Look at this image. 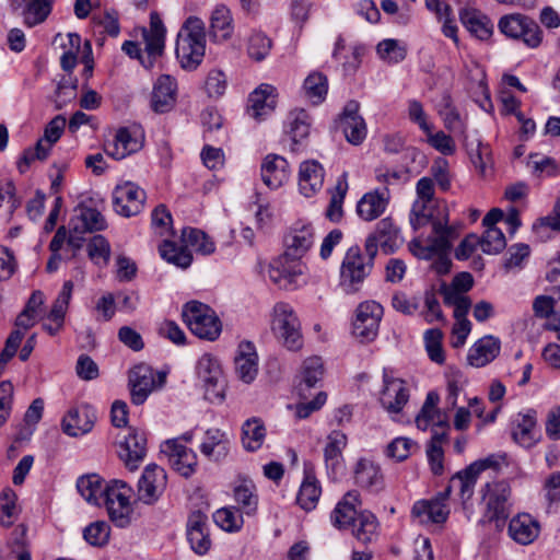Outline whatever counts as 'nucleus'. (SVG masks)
Instances as JSON below:
<instances>
[{
  "label": "nucleus",
  "mask_w": 560,
  "mask_h": 560,
  "mask_svg": "<svg viewBox=\"0 0 560 560\" xmlns=\"http://www.w3.org/2000/svg\"><path fill=\"white\" fill-rule=\"evenodd\" d=\"M206 51L205 23L189 16L183 24L176 40V57L186 70H195L202 62Z\"/></svg>",
  "instance_id": "1"
},
{
  "label": "nucleus",
  "mask_w": 560,
  "mask_h": 560,
  "mask_svg": "<svg viewBox=\"0 0 560 560\" xmlns=\"http://www.w3.org/2000/svg\"><path fill=\"white\" fill-rule=\"evenodd\" d=\"M365 250L355 245L351 246L342 259L340 266L339 287L347 294H353L361 290L365 279L372 272L374 259Z\"/></svg>",
  "instance_id": "2"
},
{
  "label": "nucleus",
  "mask_w": 560,
  "mask_h": 560,
  "mask_svg": "<svg viewBox=\"0 0 560 560\" xmlns=\"http://www.w3.org/2000/svg\"><path fill=\"white\" fill-rule=\"evenodd\" d=\"M182 317L189 330L200 339L213 341L222 331V323L217 313L201 302H187L183 306Z\"/></svg>",
  "instance_id": "3"
},
{
  "label": "nucleus",
  "mask_w": 560,
  "mask_h": 560,
  "mask_svg": "<svg viewBox=\"0 0 560 560\" xmlns=\"http://www.w3.org/2000/svg\"><path fill=\"white\" fill-rule=\"evenodd\" d=\"M485 503L483 516L480 523H494L495 528L502 530L509 517V499L511 487L504 481L487 482L481 490Z\"/></svg>",
  "instance_id": "4"
},
{
  "label": "nucleus",
  "mask_w": 560,
  "mask_h": 560,
  "mask_svg": "<svg viewBox=\"0 0 560 560\" xmlns=\"http://www.w3.org/2000/svg\"><path fill=\"white\" fill-rule=\"evenodd\" d=\"M132 493V488L122 480L113 479L105 486L102 502L106 505L110 521L120 528H125L131 523L133 510L130 499Z\"/></svg>",
  "instance_id": "5"
},
{
  "label": "nucleus",
  "mask_w": 560,
  "mask_h": 560,
  "mask_svg": "<svg viewBox=\"0 0 560 560\" xmlns=\"http://www.w3.org/2000/svg\"><path fill=\"white\" fill-rule=\"evenodd\" d=\"M271 329L288 349L298 350L302 347L301 324L288 303L280 302L275 305Z\"/></svg>",
  "instance_id": "6"
},
{
  "label": "nucleus",
  "mask_w": 560,
  "mask_h": 560,
  "mask_svg": "<svg viewBox=\"0 0 560 560\" xmlns=\"http://www.w3.org/2000/svg\"><path fill=\"white\" fill-rule=\"evenodd\" d=\"M498 27L506 37L518 39L529 48H537L542 42V31L537 22L521 13L502 16Z\"/></svg>",
  "instance_id": "7"
},
{
  "label": "nucleus",
  "mask_w": 560,
  "mask_h": 560,
  "mask_svg": "<svg viewBox=\"0 0 560 560\" xmlns=\"http://www.w3.org/2000/svg\"><path fill=\"white\" fill-rule=\"evenodd\" d=\"M166 373L155 372L150 365L141 363L133 366L129 372V385L131 401L135 405H142L151 392L165 384Z\"/></svg>",
  "instance_id": "8"
},
{
  "label": "nucleus",
  "mask_w": 560,
  "mask_h": 560,
  "mask_svg": "<svg viewBox=\"0 0 560 560\" xmlns=\"http://www.w3.org/2000/svg\"><path fill=\"white\" fill-rule=\"evenodd\" d=\"M304 266L298 259L283 254L273 259L267 268L268 278L280 289L294 290L304 282Z\"/></svg>",
  "instance_id": "9"
},
{
  "label": "nucleus",
  "mask_w": 560,
  "mask_h": 560,
  "mask_svg": "<svg viewBox=\"0 0 560 560\" xmlns=\"http://www.w3.org/2000/svg\"><path fill=\"white\" fill-rule=\"evenodd\" d=\"M452 230L446 223L432 221V234L427 238L413 240L410 244L413 255L421 259H431L436 255L445 254L450 247Z\"/></svg>",
  "instance_id": "10"
},
{
  "label": "nucleus",
  "mask_w": 560,
  "mask_h": 560,
  "mask_svg": "<svg viewBox=\"0 0 560 560\" xmlns=\"http://www.w3.org/2000/svg\"><path fill=\"white\" fill-rule=\"evenodd\" d=\"M197 375L203 383L206 398L222 401L225 393V378L219 361L211 354H203L197 363Z\"/></svg>",
  "instance_id": "11"
},
{
  "label": "nucleus",
  "mask_w": 560,
  "mask_h": 560,
  "mask_svg": "<svg viewBox=\"0 0 560 560\" xmlns=\"http://www.w3.org/2000/svg\"><path fill=\"white\" fill-rule=\"evenodd\" d=\"M383 307L375 301H366L357 307L352 334L361 342L372 341L378 332Z\"/></svg>",
  "instance_id": "12"
},
{
  "label": "nucleus",
  "mask_w": 560,
  "mask_h": 560,
  "mask_svg": "<svg viewBox=\"0 0 560 560\" xmlns=\"http://www.w3.org/2000/svg\"><path fill=\"white\" fill-rule=\"evenodd\" d=\"M401 244L399 229L390 218H384L376 224L375 231L366 237L364 248L371 256H376L378 246L385 254H392Z\"/></svg>",
  "instance_id": "13"
},
{
  "label": "nucleus",
  "mask_w": 560,
  "mask_h": 560,
  "mask_svg": "<svg viewBox=\"0 0 560 560\" xmlns=\"http://www.w3.org/2000/svg\"><path fill=\"white\" fill-rule=\"evenodd\" d=\"M145 191L131 182L117 185L113 191V205L115 211L129 218L140 213L144 207Z\"/></svg>",
  "instance_id": "14"
},
{
  "label": "nucleus",
  "mask_w": 560,
  "mask_h": 560,
  "mask_svg": "<svg viewBox=\"0 0 560 560\" xmlns=\"http://www.w3.org/2000/svg\"><path fill=\"white\" fill-rule=\"evenodd\" d=\"M167 483L165 470L158 465H148L138 482V500L154 504L164 492Z\"/></svg>",
  "instance_id": "15"
},
{
  "label": "nucleus",
  "mask_w": 560,
  "mask_h": 560,
  "mask_svg": "<svg viewBox=\"0 0 560 560\" xmlns=\"http://www.w3.org/2000/svg\"><path fill=\"white\" fill-rule=\"evenodd\" d=\"M96 419V412L90 405L72 407L62 418V431L69 436H82L92 431Z\"/></svg>",
  "instance_id": "16"
},
{
  "label": "nucleus",
  "mask_w": 560,
  "mask_h": 560,
  "mask_svg": "<svg viewBox=\"0 0 560 560\" xmlns=\"http://www.w3.org/2000/svg\"><path fill=\"white\" fill-rule=\"evenodd\" d=\"M511 435L513 441L523 447L530 448L536 445L540 439L536 411L527 410L513 416L511 419Z\"/></svg>",
  "instance_id": "17"
},
{
  "label": "nucleus",
  "mask_w": 560,
  "mask_h": 560,
  "mask_svg": "<svg viewBox=\"0 0 560 560\" xmlns=\"http://www.w3.org/2000/svg\"><path fill=\"white\" fill-rule=\"evenodd\" d=\"M383 383L384 386L380 397L381 405L389 413H399L409 400V389L406 382L384 372Z\"/></svg>",
  "instance_id": "18"
},
{
  "label": "nucleus",
  "mask_w": 560,
  "mask_h": 560,
  "mask_svg": "<svg viewBox=\"0 0 560 560\" xmlns=\"http://www.w3.org/2000/svg\"><path fill=\"white\" fill-rule=\"evenodd\" d=\"M162 453L168 457L170 465L182 476L189 477L197 466V456L191 448L180 443V439L167 440Z\"/></svg>",
  "instance_id": "19"
},
{
  "label": "nucleus",
  "mask_w": 560,
  "mask_h": 560,
  "mask_svg": "<svg viewBox=\"0 0 560 560\" xmlns=\"http://www.w3.org/2000/svg\"><path fill=\"white\" fill-rule=\"evenodd\" d=\"M417 200L412 205L410 222L413 229H419L431 221L427 212V203L434 198V184L431 177H421L416 184Z\"/></svg>",
  "instance_id": "20"
},
{
  "label": "nucleus",
  "mask_w": 560,
  "mask_h": 560,
  "mask_svg": "<svg viewBox=\"0 0 560 560\" xmlns=\"http://www.w3.org/2000/svg\"><path fill=\"white\" fill-rule=\"evenodd\" d=\"M314 229L310 223L296 222L284 238L287 252L293 259L300 260L314 243Z\"/></svg>",
  "instance_id": "21"
},
{
  "label": "nucleus",
  "mask_w": 560,
  "mask_h": 560,
  "mask_svg": "<svg viewBox=\"0 0 560 560\" xmlns=\"http://www.w3.org/2000/svg\"><path fill=\"white\" fill-rule=\"evenodd\" d=\"M359 104L349 102L340 117V127L348 142L359 145L366 137V125L364 119L358 114Z\"/></svg>",
  "instance_id": "22"
},
{
  "label": "nucleus",
  "mask_w": 560,
  "mask_h": 560,
  "mask_svg": "<svg viewBox=\"0 0 560 560\" xmlns=\"http://www.w3.org/2000/svg\"><path fill=\"white\" fill-rule=\"evenodd\" d=\"M261 179L270 189H277L284 185L290 177L288 161L278 154H268L260 167Z\"/></svg>",
  "instance_id": "23"
},
{
  "label": "nucleus",
  "mask_w": 560,
  "mask_h": 560,
  "mask_svg": "<svg viewBox=\"0 0 560 560\" xmlns=\"http://www.w3.org/2000/svg\"><path fill=\"white\" fill-rule=\"evenodd\" d=\"M387 188L375 189L364 194L357 203V213L364 221H373L381 217L389 202Z\"/></svg>",
  "instance_id": "24"
},
{
  "label": "nucleus",
  "mask_w": 560,
  "mask_h": 560,
  "mask_svg": "<svg viewBox=\"0 0 560 560\" xmlns=\"http://www.w3.org/2000/svg\"><path fill=\"white\" fill-rule=\"evenodd\" d=\"M143 145L142 138L128 128H119L114 140L105 144V152L115 160L138 152Z\"/></svg>",
  "instance_id": "25"
},
{
  "label": "nucleus",
  "mask_w": 560,
  "mask_h": 560,
  "mask_svg": "<svg viewBox=\"0 0 560 560\" xmlns=\"http://www.w3.org/2000/svg\"><path fill=\"white\" fill-rule=\"evenodd\" d=\"M147 439L142 432L132 429L119 444L118 454L130 470L138 468L145 456Z\"/></svg>",
  "instance_id": "26"
},
{
  "label": "nucleus",
  "mask_w": 560,
  "mask_h": 560,
  "mask_svg": "<svg viewBox=\"0 0 560 560\" xmlns=\"http://www.w3.org/2000/svg\"><path fill=\"white\" fill-rule=\"evenodd\" d=\"M508 532L515 542L526 546L539 536L540 525L532 515L520 513L510 521Z\"/></svg>",
  "instance_id": "27"
},
{
  "label": "nucleus",
  "mask_w": 560,
  "mask_h": 560,
  "mask_svg": "<svg viewBox=\"0 0 560 560\" xmlns=\"http://www.w3.org/2000/svg\"><path fill=\"white\" fill-rule=\"evenodd\" d=\"M347 435L339 430L331 431L327 436L324 447V460L329 475L337 476L343 469L342 452L347 446Z\"/></svg>",
  "instance_id": "28"
},
{
  "label": "nucleus",
  "mask_w": 560,
  "mask_h": 560,
  "mask_svg": "<svg viewBox=\"0 0 560 560\" xmlns=\"http://www.w3.org/2000/svg\"><path fill=\"white\" fill-rule=\"evenodd\" d=\"M235 372L244 383H252L258 373V355L255 346L249 341H242L238 345L234 359Z\"/></svg>",
  "instance_id": "29"
},
{
  "label": "nucleus",
  "mask_w": 560,
  "mask_h": 560,
  "mask_svg": "<svg viewBox=\"0 0 560 560\" xmlns=\"http://www.w3.org/2000/svg\"><path fill=\"white\" fill-rule=\"evenodd\" d=\"M276 89L270 84H261L250 93L247 110L253 118L261 120L276 108Z\"/></svg>",
  "instance_id": "30"
},
{
  "label": "nucleus",
  "mask_w": 560,
  "mask_h": 560,
  "mask_svg": "<svg viewBox=\"0 0 560 560\" xmlns=\"http://www.w3.org/2000/svg\"><path fill=\"white\" fill-rule=\"evenodd\" d=\"M324 176V168L317 161L302 162L299 170L300 192L305 197L316 195L323 188Z\"/></svg>",
  "instance_id": "31"
},
{
  "label": "nucleus",
  "mask_w": 560,
  "mask_h": 560,
  "mask_svg": "<svg viewBox=\"0 0 560 560\" xmlns=\"http://www.w3.org/2000/svg\"><path fill=\"white\" fill-rule=\"evenodd\" d=\"M187 539L197 555H206L211 547L207 527V516L200 512L192 513L187 523Z\"/></svg>",
  "instance_id": "32"
},
{
  "label": "nucleus",
  "mask_w": 560,
  "mask_h": 560,
  "mask_svg": "<svg viewBox=\"0 0 560 560\" xmlns=\"http://www.w3.org/2000/svg\"><path fill=\"white\" fill-rule=\"evenodd\" d=\"M411 514L420 524H441L447 520L450 509L443 499L422 500L413 504Z\"/></svg>",
  "instance_id": "33"
},
{
  "label": "nucleus",
  "mask_w": 560,
  "mask_h": 560,
  "mask_svg": "<svg viewBox=\"0 0 560 560\" xmlns=\"http://www.w3.org/2000/svg\"><path fill=\"white\" fill-rule=\"evenodd\" d=\"M360 504L358 492L349 491L346 493L331 512L330 521L332 525L339 529L351 527L360 514L357 511V506Z\"/></svg>",
  "instance_id": "34"
},
{
  "label": "nucleus",
  "mask_w": 560,
  "mask_h": 560,
  "mask_svg": "<svg viewBox=\"0 0 560 560\" xmlns=\"http://www.w3.org/2000/svg\"><path fill=\"white\" fill-rule=\"evenodd\" d=\"M459 19L464 27L476 38L486 40L493 32V24L490 19L475 8H463L459 11Z\"/></svg>",
  "instance_id": "35"
},
{
  "label": "nucleus",
  "mask_w": 560,
  "mask_h": 560,
  "mask_svg": "<svg viewBox=\"0 0 560 560\" xmlns=\"http://www.w3.org/2000/svg\"><path fill=\"white\" fill-rule=\"evenodd\" d=\"M230 445L231 442L225 432L219 429H209L200 445V452L208 458L219 462L228 456Z\"/></svg>",
  "instance_id": "36"
},
{
  "label": "nucleus",
  "mask_w": 560,
  "mask_h": 560,
  "mask_svg": "<svg viewBox=\"0 0 560 560\" xmlns=\"http://www.w3.org/2000/svg\"><path fill=\"white\" fill-rule=\"evenodd\" d=\"M500 352V341L492 336L479 339L469 350L467 360L470 365L481 368L493 361Z\"/></svg>",
  "instance_id": "37"
},
{
  "label": "nucleus",
  "mask_w": 560,
  "mask_h": 560,
  "mask_svg": "<svg viewBox=\"0 0 560 560\" xmlns=\"http://www.w3.org/2000/svg\"><path fill=\"white\" fill-rule=\"evenodd\" d=\"M176 94V82L175 80L167 75H161L154 86L152 92V107L158 113L167 112L175 102Z\"/></svg>",
  "instance_id": "38"
},
{
  "label": "nucleus",
  "mask_w": 560,
  "mask_h": 560,
  "mask_svg": "<svg viewBox=\"0 0 560 560\" xmlns=\"http://www.w3.org/2000/svg\"><path fill=\"white\" fill-rule=\"evenodd\" d=\"M234 500L237 503V510L243 514L253 516L258 509V494L256 486L249 479H243L234 487Z\"/></svg>",
  "instance_id": "39"
},
{
  "label": "nucleus",
  "mask_w": 560,
  "mask_h": 560,
  "mask_svg": "<svg viewBox=\"0 0 560 560\" xmlns=\"http://www.w3.org/2000/svg\"><path fill=\"white\" fill-rule=\"evenodd\" d=\"M55 0H21V14L27 27L44 23L51 13Z\"/></svg>",
  "instance_id": "40"
},
{
  "label": "nucleus",
  "mask_w": 560,
  "mask_h": 560,
  "mask_svg": "<svg viewBox=\"0 0 560 560\" xmlns=\"http://www.w3.org/2000/svg\"><path fill=\"white\" fill-rule=\"evenodd\" d=\"M310 128V116L304 109H294L289 114L285 132L292 141L293 151L308 137Z\"/></svg>",
  "instance_id": "41"
},
{
  "label": "nucleus",
  "mask_w": 560,
  "mask_h": 560,
  "mask_svg": "<svg viewBox=\"0 0 560 560\" xmlns=\"http://www.w3.org/2000/svg\"><path fill=\"white\" fill-rule=\"evenodd\" d=\"M71 225L77 233L96 232L106 229L104 215L95 208H80L79 214L71 220Z\"/></svg>",
  "instance_id": "42"
},
{
  "label": "nucleus",
  "mask_w": 560,
  "mask_h": 560,
  "mask_svg": "<svg viewBox=\"0 0 560 560\" xmlns=\"http://www.w3.org/2000/svg\"><path fill=\"white\" fill-rule=\"evenodd\" d=\"M354 478L358 486L377 492L383 488V476L378 466L366 459L358 462Z\"/></svg>",
  "instance_id": "43"
},
{
  "label": "nucleus",
  "mask_w": 560,
  "mask_h": 560,
  "mask_svg": "<svg viewBox=\"0 0 560 560\" xmlns=\"http://www.w3.org/2000/svg\"><path fill=\"white\" fill-rule=\"evenodd\" d=\"M233 32L230 10L224 5L217 7L210 19V34L217 42H223L231 37Z\"/></svg>",
  "instance_id": "44"
},
{
  "label": "nucleus",
  "mask_w": 560,
  "mask_h": 560,
  "mask_svg": "<svg viewBox=\"0 0 560 560\" xmlns=\"http://www.w3.org/2000/svg\"><path fill=\"white\" fill-rule=\"evenodd\" d=\"M266 438V428L259 418H252L242 427V443L246 451L255 452L261 447Z\"/></svg>",
  "instance_id": "45"
},
{
  "label": "nucleus",
  "mask_w": 560,
  "mask_h": 560,
  "mask_svg": "<svg viewBox=\"0 0 560 560\" xmlns=\"http://www.w3.org/2000/svg\"><path fill=\"white\" fill-rule=\"evenodd\" d=\"M77 489L82 498L90 504H101L105 487H103L102 479L98 475L92 474L80 477L77 481Z\"/></svg>",
  "instance_id": "46"
},
{
  "label": "nucleus",
  "mask_w": 560,
  "mask_h": 560,
  "mask_svg": "<svg viewBox=\"0 0 560 560\" xmlns=\"http://www.w3.org/2000/svg\"><path fill=\"white\" fill-rule=\"evenodd\" d=\"M182 241L186 247H191L196 253L210 255L214 253V242L203 231L188 228L182 232Z\"/></svg>",
  "instance_id": "47"
},
{
  "label": "nucleus",
  "mask_w": 560,
  "mask_h": 560,
  "mask_svg": "<svg viewBox=\"0 0 560 560\" xmlns=\"http://www.w3.org/2000/svg\"><path fill=\"white\" fill-rule=\"evenodd\" d=\"M322 493V488L314 476L306 474L300 487L298 503L305 511H312L316 508Z\"/></svg>",
  "instance_id": "48"
},
{
  "label": "nucleus",
  "mask_w": 560,
  "mask_h": 560,
  "mask_svg": "<svg viewBox=\"0 0 560 560\" xmlns=\"http://www.w3.org/2000/svg\"><path fill=\"white\" fill-rule=\"evenodd\" d=\"M351 528L352 534L359 541L363 544L371 542L376 537V517L370 512H360Z\"/></svg>",
  "instance_id": "49"
},
{
  "label": "nucleus",
  "mask_w": 560,
  "mask_h": 560,
  "mask_svg": "<svg viewBox=\"0 0 560 560\" xmlns=\"http://www.w3.org/2000/svg\"><path fill=\"white\" fill-rule=\"evenodd\" d=\"M161 257L179 268H187L192 261V256L187 247L177 246L174 242L164 241L160 246Z\"/></svg>",
  "instance_id": "50"
},
{
  "label": "nucleus",
  "mask_w": 560,
  "mask_h": 560,
  "mask_svg": "<svg viewBox=\"0 0 560 560\" xmlns=\"http://www.w3.org/2000/svg\"><path fill=\"white\" fill-rule=\"evenodd\" d=\"M305 96L313 103L319 104L325 100L328 91L327 78L320 72H312L304 80Z\"/></svg>",
  "instance_id": "51"
},
{
  "label": "nucleus",
  "mask_w": 560,
  "mask_h": 560,
  "mask_svg": "<svg viewBox=\"0 0 560 560\" xmlns=\"http://www.w3.org/2000/svg\"><path fill=\"white\" fill-rule=\"evenodd\" d=\"M378 57L390 65L401 62L407 56V48L398 39L386 38L376 46Z\"/></svg>",
  "instance_id": "52"
},
{
  "label": "nucleus",
  "mask_w": 560,
  "mask_h": 560,
  "mask_svg": "<svg viewBox=\"0 0 560 560\" xmlns=\"http://www.w3.org/2000/svg\"><path fill=\"white\" fill-rule=\"evenodd\" d=\"M439 114L441 115L445 128L451 132H464L465 124L462 120L459 113L452 103L448 94L443 95L440 103Z\"/></svg>",
  "instance_id": "53"
},
{
  "label": "nucleus",
  "mask_w": 560,
  "mask_h": 560,
  "mask_svg": "<svg viewBox=\"0 0 560 560\" xmlns=\"http://www.w3.org/2000/svg\"><path fill=\"white\" fill-rule=\"evenodd\" d=\"M16 493L12 489H4L0 494V523L10 526L19 515Z\"/></svg>",
  "instance_id": "54"
},
{
  "label": "nucleus",
  "mask_w": 560,
  "mask_h": 560,
  "mask_svg": "<svg viewBox=\"0 0 560 560\" xmlns=\"http://www.w3.org/2000/svg\"><path fill=\"white\" fill-rule=\"evenodd\" d=\"M90 259L98 265L106 266L110 257V245L103 235H94L86 246Z\"/></svg>",
  "instance_id": "55"
},
{
  "label": "nucleus",
  "mask_w": 560,
  "mask_h": 560,
  "mask_svg": "<svg viewBox=\"0 0 560 560\" xmlns=\"http://www.w3.org/2000/svg\"><path fill=\"white\" fill-rule=\"evenodd\" d=\"M242 514L235 508H222L213 514V520L223 530L237 532L243 525Z\"/></svg>",
  "instance_id": "56"
},
{
  "label": "nucleus",
  "mask_w": 560,
  "mask_h": 560,
  "mask_svg": "<svg viewBox=\"0 0 560 560\" xmlns=\"http://www.w3.org/2000/svg\"><path fill=\"white\" fill-rule=\"evenodd\" d=\"M324 373L322 359L318 357L307 358L303 362L302 366V381L300 384V390H303L302 386L305 388H312L315 384L322 378Z\"/></svg>",
  "instance_id": "57"
},
{
  "label": "nucleus",
  "mask_w": 560,
  "mask_h": 560,
  "mask_svg": "<svg viewBox=\"0 0 560 560\" xmlns=\"http://www.w3.org/2000/svg\"><path fill=\"white\" fill-rule=\"evenodd\" d=\"M480 238V248L485 254H499L506 246L503 232L498 228L486 229Z\"/></svg>",
  "instance_id": "58"
},
{
  "label": "nucleus",
  "mask_w": 560,
  "mask_h": 560,
  "mask_svg": "<svg viewBox=\"0 0 560 560\" xmlns=\"http://www.w3.org/2000/svg\"><path fill=\"white\" fill-rule=\"evenodd\" d=\"M110 527L104 521H96L88 525L83 530V537L88 544L102 547L109 540Z\"/></svg>",
  "instance_id": "59"
},
{
  "label": "nucleus",
  "mask_w": 560,
  "mask_h": 560,
  "mask_svg": "<svg viewBox=\"0 0 560 560\" xmlns=\"http://www.w3.org/2000/svg\"><path fill=\"white\" fill-rule=\"evenodd\" d=\"M271 46L269 37L259 32L254 33L248 39V56L256 61H261L269 55Z\"/></svg>",
  "instance_id": "60"
},
{
  "label": "nucleus",
  "mask_w": 560,
  "mask_h": 560,
  "mask_svg": "<svg viewBox=\"0 0 560 560\" xmlns=\"http://www.w3.org/2000/svg\"><path fill=\"white\" fill-rule=\"evenodd\" d=\"M478 476L479 474L476 470H470L469 465L466 469L457 472L452 478V486H458L463 500H468L471 498Z\"/></svg>",
  "instance_id": "61"
},
{
  "label": "nucleus",
  "mask_w": 560,
  "mask_h": 560,
  "mask_svg": "<svg viewBox=\"0 0 560 560\" xmlns=\"http://www.w3.org/2000/svg\"><path fill=\"white\" fill-rule=\"evenodd\" d=\"M441 340L442 332L440 329H429L424 334V341L428 355L433 362L439 364H442L445 360Z\"/></svg>",
  "instance_id": "62"
},
{
  "label": "nucleus",
  "mask_w": 560,
  "mask_h": 560,
  "mask_svg": "<svg viewBox=\"0 0 560 560\" xmlns=\"http://www.w3.org/2000/svg\"><path fill=\"white\" fill-rule=\"evenodd\" d=\"M428 136V143L443 155H453L456 151V144L450 135L444 131L432 132V126L430 131H424Z\"/></svg>",
  "instance_id": "63"
},
{
  "label": "nucleus",
  "mask_w": 560,
  "mask_h": 560,
  "mask_svg": "<svg viewBox=\"0 0 560 560\" xmlns=\"http://www.w3.org/2000/svg\"><path fill=\"white\" fill-rule=\"evenodd\" d=\"M430 173L433 177L432 179L436 182L442 191L451 189L452 176L447 160L444 158L435 159L431 165Z\"/></svg>",
  "instance_id": "64"
}]
</instances>
